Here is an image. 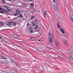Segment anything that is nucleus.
<instances>
[{"instance_id": "f257e3e1", "label": "nucleus", "mask_w": 73, "mask_h": 73, "mask_svg": "<svg viewBox=\"0 0 73 73\" xmlns=\"http://www.w3.org/2000/svg\"><path fill=\"white\" fill-rule=\"evenodd\" d=\"M14 23V22H7V24H5V25H4V27H7V25L8 27H11L12 28V26L13 25L12 24H13Z\"/></svg>"}, {"instance_id": "f03ea898", "label": "nucleus", "mask_w": 73, "mask_h": 73, "mask_svg": "<svg viewBox=\"0 0 73 73\" xmlns=\"http://www.w3.org/2000/svg\"><path fill=\"white\" fill-rule=\"evenodd\" d=\"M53 7L55 11H58V7H57V5H54Z\"/></svg>"}, {"instance_id": "7ed1b4c3", "label": "nucleus", "mask_w": 73, "mask_h": 73, "mask_svg": "<svg viewBox=\"0 0 73 73\" xmlns=\"http://www.w3.org/2000/svg\"><path fill=\"white\" fill-rule=\"evenodd\" d=\"M0 58H1V59H5V60H7V58L5 57V56L2 55H0Z\"/></svg>"}, {"instance_id": "20e7f679", "label": "nucleus", "mask_w": 73, "mask_h": 73, "mask_svg": "<svg viewBox=\"0 0 73 73\" xmlns=\"http://www.w3.org/2000/svg\"><path fill=\"white\" fill-rule=\"evenodd\" d=\"M15 12L18 15V14L20 13H21V11L20 10L17 9L15 11Z\"/></svg>"}, {"instance_id": "39448f33", "label": "nucleus", "mask_w": 73, "mask_h": 73, "mask_svg": "<svg viewBox=\"0 0 73 73\" xmlns=\"http://www.w3.org/2000/svg\"><path fill=\"white\" fill-rule=\"evenodd\" d=\"M48 15V14L46 13V11H44V13H43V17L45 18V17H46V16Z\"/></svg>"}, {"instance_id": "423d86ee", "label": "nucleus", "mask_w": 73, "mask_h": 73, "mask_svg": "<svg viewBox=\"0 0 73 73\" xmlns=\"http://www.w3.org/2000/svg\"><path fill=\"white\" fill-rule=\"evenodd\" d=\"M59 29L60 31L63 34H64V33H65V31H64V30L63 29L60 28Z\"/></svg>"}, {"instance_id": "0eeeda50", "label": "nucleus", "mask_w": 73, "mask_h": 73, "mask_svg": "<svg viewBox=\"0 0 73 73\" xmlns=\"http://www.w3.org/2000/svg\"><path fill=\"white\" fill-rule=\"evenodd\" d=\"M35 21L36 23V24H40V22L37 19H35Z\"/></svg>"}, {"instance_id": "6e6552de", "label": "nucleus", "mask_w": 73, "mask_h": 73, "mask_svg": "<svg viewBox=\"0 0 73 73\" xmlns=\"http://www.w3.org/2000/svg\"><path fill=\"white\" fill-rule=\"evenodd\" d=\"M13 36H14V37L16 38H19V35L16 34H15L14 33L13 34Z\"/></svg>"}, {"instance_id": "1a4fd4ad", "label": "nucleus", "mask_w": 73, "mask_h": 73, "mask_svg": "<svg viewBox=\"0 0 73 73\" xmlns=\"http://www.w3.org/2000/svg\"><path fill=\"white\" fill-rule=\"evenodd\" d=\"M23 16L20 13L19 14V15H17V17H20V18H21V17H23Z\"/></svg>"}, {"instance_id": "9d476101", "label": "nucleus", "mask_w": 73, "mask_h": 73, "mask_svg": "<svg viewBox=\"0 0 73 73\" xmlns=\"http://www.w3.org/2000/svg\"><path fill=\"white\" fill-rule=\"evenodd\" d=\"M49 42L50 43H51V42H52V37H50L49 38Z\"/></svg>"}, {"instance_id": "9b49d317", "label": "nucleus", "mask_w": 73, "mask_h": 73, "mask_svg": "<svg viewBox=\"0 0 73 73\" xmlns=\"http://www.w3.org/2000/svg\"><path fill=\"white\" fill-rule=\"evenodd\" d=\"M36 11H35V10L34 9H32L31 11V13H34V12H35Z\"/></svg>"}, {"instance_id": "f8f14e48", "label": "nucleus", "mask_w": 73, "mask_h": 73, "mask_svg": "<svg viewBox=\"0 0 73 73\" xmlns=\"http://www.w3.org/2000/svg\"><path fill=\"white\" fill-rule=\"evenodd\" d=\"M31 28H32V27H30L29 28V29H30V32L31 33H33V30L31 29Z\"/></svg>"}, {"instance_id": "ddd939ff", "label": "nucleus", "mask_w": 73, "mask_h": 73, "mask_svg": "<svg viewBox=\"0 0 73 73\" xmlns=\"http://www.w3.org/2000/svg\"><path fill=\"white\" fill-rule=\"evenodd\" d=\"M21 4H22L23 6H24L25 7V6H26V5H25V3H21Z\"/></svg>"}, {"instance_id": "4468645a", "label": "nucleus", "mask_w": 73, "mask_h": 73, "mask_svg": "<svg viewBox=\"0 0 73 73\" xmlns=\"http://www.w3.org/2000/svg\"><path fill=\"white\" fill-rule=\"evenodd\" d=\"M0 24L1 25H5V24L3 23V22L1 21L0 22Z\"/></svg>"}, {"instance_id": "2eb2a0df", "label": "nucleus", "mask_w": 73, "mask_h": 73, "mask_svg": "<svg viewBox=\"0 0 73 73\" xmlns=\"http://www.w3.org/2000/svg\"><path fill=\"white\" fill-rule=\"evenodd\" d=\"M57 27L58 28H60V25L59 24V23H58V22L57 23Z\"/></svg>"}, {"instance_id": "dca6fc26", "label": "nucleus", "mask_w": 73, "mask_h": 73, "mask_svg": "<svg viewBox=\"0 0 73 73\" xmlns=\"http://www.w3.org/2000/svg\"><path fill=\"white\" fill-rule=\"evenodd\" d=\"M31 7H33V6L34 5V4H33V3H31Z\"/></svg>"}, {"instance_id": "f3484780", "label": "nucleus", "mask_w": 73, "mask_h": 73, "mask_svg": "<svg viewBox=\"0 0 73 73\" xmlns=\"http://www.w3.org/2000/svg\"><path fill=\"white\" fill-rule=\"evenodd\" d=\"M17 25V24H16V23H13L12 25L13 26H12V27H13V26H14L15 27V26H16V25Z\"/></svg>"}, {"instance_id": "a211bd4d", "label": "nucleus", "mask_w": 73, "mask_h": 73, "mask_svg": "<svg viewBox=\"0 0 73 73\" xmlns=\"http://www.w3.org/2000/svg\"><path fill=\"white\" fill-rule=\"evenodd\" d=\"M2 11L3 12H5V9L4 8H3Z\"/></svg>"}, {"instance_id": "6ab92c4d", "label": "nucleus", "mask_w": 73, "mask_h": 73, "mask_svg": "<svg viewBox=\"0 0 73 73\" xmlns=\"http://www.w3.org/2000/svg\"><path fill=\"white\" fill-rule=\"evenodd\" d=\"M10 60H11V62H15V60L14 59L11 58Z\"/></svg>"}, {"instance_id": "aec40b11", "label": "nucleus", "mask_w": 73, "mask_h": 73, "mask_svg": "<svg viewBox=\"0 0 73 73\" xmlns=\"http://www.w3.org/2000/svg\"><path fill=\"white\" fill-rule=\"evenodd\" d=\"M2 2L3 3H6V1H5V0H2Z\"/></svg>"}, {"instance_id": "412c9836", "label": "nucleus", "mask_w": 73, "mask_h": 73, "mask_svg": "<svg viewBox=\"0 0 73 73\" xmlns=\"http://www.w3.org/2000/svg\"><path fill=\"white\" fill-rule=\"evenodd\" d=\"M56 45H58L59 44V43H58V42L56 41Z\"/></svg>"}, {"instance_id": "4be33fe9", "label": "nucleus", "mask_w": 73, "mask_h": 73, "mask_svg": "<svg viewBox=\"0 0 73 73\" xmlns=\"http://www.w3.org/2000/svg\"><path fill=\"white\" fill-rule=\"evenodd\" d=\"M0 13H1L2 14H4V12H3V11H0Z\"/></svg>"}, {"instance_id": "5701e85b", "label": "nucleus", "mask_w": 73, "mask_h": 73, "mask_svg": "<svg viewBox=\"0 0 73 73\" xmlns=\"http://www.w3.org/2000/svg\"><path fill=\"white\" fill-rule=\"evenodd\" d=\"M17 15H18L16 13V14H14L13 15V16H17Z\"/></svg>"}, {"instance_id": "b1692460", "label": "nucleus", "mask_w": 73, "mask_h": 73, "mask_svg": "<svg viewBox=\"0 0 73 73\" xmlns=\"http://www.w3.org/2000/svg\"><path fill=\"white\" fill-rule=\"evenodd\" d=\"M41 29L40 27H39L38 29V31H40V30Z\"/></svg>"}, {"instance_id": "393cba45", "label": "nucleus", "mask_w": 73, "mask_h": 73, "mask_svg": "<svg viewBox=\"0 0 73 73\" xmlns=\"http://www.w3.org/2000/svg\"><path fill=\"white\" fill-rule=\"evenodd\" d=\"M38 26V25H36V27L34 28V29H37V28Z\"/></svg>"}, {"instance_id": "a878e982", "label": "nucleus", "mask_w": 73, "mask_h": 73, "mask_svg": "<svg viewBox=\"0 0 73 73\" xmlns=\"http://www.w3.org/2000/svg\"><path fill=\"white\" fill-rule=\"evenodd\" d=\"M29 1V2H32L33 1V0H28Z\"/></svg>"}, {"instance_id": "bb28decb", "label": "nucleus", "mask_w": 73, "mask_h": 73, "mask_svg": "<svg viewBox=\"0 0 73 73\" xmlns=\"http://www.w3.org/2000/svg\"><path fill=\"white\" fill-rule=\"evenodd\" d=\"M35 15L34 16H33L31 18V19H34V18H35Z\"/></svg>"}, {"instance_id": "cd10ccee", "label": "nucleus", "mask_w": 73, "mask_h": 73, "mask_svg": "<svg viewBox=\"0 0 73 73\" xmlns=\"http://www.w3.org/2000/svg\"><path fill=\"white\" fill-rule=\"evenodd\" d=\"M51 38H54V35H53L52 36Z\"/></svg>"}, {"instance_id": "c85d7f7f", "label": "nucleus", "mask_w": 73, "mask_h": 73, "mask_svg": "<svg viewBox=\"0 0 73 73\" xmlns=\"http://www.w3.org/2000/svg\"><path fill=\"white\" fill-rule=\"evenodd\" d=\"M72 58H73V57H71L69 58V59L70 60H72Z\"/></svg>"}, {"instance_id": "c756f323", "label": "nucleus", "mask_w": 73, "mask_h": 73, "mask_svg": "<svg viewBox=\"0 0 73 73\" xmlns=\"http://www.w3.org/2000/svg\"><path fill=\"white\" fill-rule=\"evenodd\" d=\"M73 52H70L69 53L68 52V53H67V54H72V53Z\"/></svg>"}, {"instance_id": "7c9ffc66", "label": "nucleus", "mask_w": 73, "mask_h": 73, "mask_svg": "<svg viewBox=\"0 0 73 73\" xmlns=\"http://www.w3.org/2000/svg\"><path fill=\"white\" fill-rule=\"evenodd\" d=\"M48 36H51V35L50 34V33H48Z\"/></svg>"}, {"instance_id": "2f4dec72", "label": "nucleus", "mask_w": 73, "mask_h": 73, "mask_svg": "<svg viewBox=\"0 0 73 73\" xmlns=\"http://www.w3.org/2000/svg\"><path fill=\"white\" fill-rule=\"evenodd\" d=\"M30 39H31V40H34V38L33 37H30Z\"/></svg>"}, {"instance_id": "473e14b6", "label": "nucleus", "mask_w": 73, "mask_h": 73, "mask_svg": "<svg viewBox=\"0 0 73 73\" xmlns=\"http://www.w3.org/2000/svg\"><path fill=\"white\" fill-rule=\"evenodd\" d=\"M30 25V24H29V23H28L27 25V26H29Z\"/></svg>"}, {"instance_id": "72a5a7b5", "label": "nucleus", "mask_w": 73, "mask_h": 73, "mask_svg": "<svg viewBox=\"0 0 73 73\" xmlns=\"http://www.w3.org/2000/svg\"><path fill=\"white\" fill-rule=\"evenodd\" d=\"M66 45H67V46H69V45L68 44V43H66Z\"/></svg>"}, {"instance_id": "f704fd0d", "label": "nucleus", "mask_w": 73, "mask_h": 73, "mask_svg": "<svg viewBox=\"0 0 73 73\" xmlns=\"http://www.w3.org/2000/svg\"><path fill=\"white\" fill-rule=\"evenodd\" d=\"M21 12L22 13H23V12H24V11H23V10H22L21 11Z\"/></svg>"}, {"instance_id": "c9c22d12", "label": "nucleus", "mask_w": 73, "mask_h": 73, "mask_svg": "<svg viewBox=\"0 0 73 73\" xmlns=\"http://www.w3.org/2000/svg\"><path fill=\"white\" fill-rule=\"evenodd\" d=\"M17 66L18 68H20V66H20V65H18V66Z\"/></svg>"}, {"instance_id": "e433bc0d", "label": "nucleus", "mask_w": 73, "mask_h": 73, "mask_svg": "<svg viewBox=\"0 0 73 73\" xmlns=\"http://www.w3.org/2000/svg\"><path fill=\"white\" fill-rule=\"evenodd\" d=\"M2 9H3L2 8L0 7V10L1 11V10H2Z\"/></svg>"}, {"instance_id": "4c0bfd02", "label": "nucleus", "mask_w": 73, "mask_h": 73, "mask_svg": "<svg viewBox=\"0 0 73 73\" xmlns=\"http://www.w3.org/2000/svg\"><path fill=\"white\" fill-rule=\"evenodd\" d=\"M6 13H9V12L8 11H6Z\"/></svg>"}, {"instance_id": "58836bf2", "label": "nucleus", "mask_w": 73, "mask_h": 73, "mask_svg": "<svg viewBox=\"0 0 73 73\" xmlns=\"http://www.w3.org/2000/svg\"><path fill=\"white\" fill-rule=\"evenodd\" d=\"M32 24V25H33L35 24V23L34 22H33Z\"/></svg>"}, {"instance_id": "ea45409f", "label": "nucleus", "mask_w": 73, "mask_h": 73, "mask_svg": "<svg viewBox=\"0 0 73 73\" xmlns=\"http://www.w3.org/2000/svg\"><path fill=\"white\" fill-rule=\"evenodd\" d=\"M0 62H1V63H2V64H3V62H2V61H0Z\"/></svg>"}, {"instance_id": "a19ab883", "label": "nucleus", "mask_w": 73, "mask_h": 73, "mask_svg": "<svg viewBox=\"0 0 73 73\" xmlns=\"http://www.w3.org/2000/svg\"><path fill=\"white\" fill-rule=\"evenodd\" d=\"M70 18H72V16L70 15Z\"/></svg>"}, {"instance_id": "79ce46f5", "label": "nucleus", "mask_w": 73, "mask_h": 73, "mask_svg": "<svg viewBox=\"0 0 73 73\" xmlns=\"http://www.w3.org/2000/svg\"><path fill=\"white\" fill-rule=\"evenodd\" d=\"M26 19H25L23 18V19L22 20H25Z\"/></svg>"}, {"instance_id": "37998d69", "label": "nucleus", "mask_w": 73, "mask_h": 73, "mask_svg": "<svg viewBox=\"0 0 73 73\" xmlns=\"http://www.w3.org/2000/svg\"><path fill=\"white\" fill-rule=\"evenodd\" d=\"M53 1L56 3V1L55 0H53Z\"/></svg>"}, {"instance_id": "c03bdc74", "label": "nucleus", "mask_w": 73, "mask_h": 73, "mask_svg": "<svg viewBox=\"0 0 73 73\" xmlns=\"http://www.w3.org/2000/svg\"><path fill=\"white\" fill-rule=\"evenodd\" d=\"M15 65L17 66H18V65L17 64H15Z\"/></svg>"}, {"instance_id": "a18cd8bd", "label": "nucleus", "mask_w": 73, "mask_h": 73, "mask_svg": "<svg viewBox=\"0 0 73 73\" xmlns=\"http://www.w3.org/2000/svg\"><path fill=\"white\" fill-rule=\"evenodd\" d=\"M34 27H35L36 26V25H35V23L33 25Z\"/></svg>"}, {"instance_id": "49530a36", "label": "nucleus", "mask_w": 73, "mask_h": 73, "mask_svg": "<svg viewBox=\"0 0 73 73\" xmlns=\"http://www.w3.org/2000/svg\"><path fill=\"white\" fill-rule=\"evenodd\" d=\"M64 43H65V44H66V43H67V42H66L65 41V42H64Z\"/></svg>"}, {"instance_id": "de8ad7c7", "label": "nucleus", "mask_w": 73, "mask_h": 73, "mask_svg": "<svg viewBox=\"0 0 73 73\" xmlns=\"http://www.w3.org/2000/svg\"><path fill=\"white\" fill-rule=\"evenodd\" d=\"M36 49V50H38V49Z\"/></svg>"}, {"instance_id": "09e8293b", "label": "nucleus", "mask_w": 73, "mask_h": 73, "mask_svg": "<svg viewBox=\"0 0 73 73\" xmlns=\"http://www.w3.org/2000/svg\"><path fill=\"white\" fill-rule=\"evenodd\" d=\"M0 39H1V36L0 35Z\"/></svg>"}, {"instance_id": "8fccbe9b", "label": "nucleus", "mask_w": 73, "mask_h": 73, "mask_svg": "<svg viewBox=\"0 0 73 73\" xmlns=\"http://www.w3.org/2000/svg\"><path fill=\"white\" fill-rule=\"evenodd\" d=\"M15 19H16L17 20V17H16L15 18Z\"/></svg>"}, {"instance_id": "3c124183", "label": "nucleus", "mask_w": 73, "mask_h": 73, "mask_svg": "<svg viewBox=\"0 0 73 73\" xmlns=\"http://www.w3.org/2000/svg\"><path fill=\"white\" fill-rule=\"evenodd\" d=\"M38 41H40V40H38Z\"/></svg>"}, {"instance_id": "603ef678", "label": "nucleus", "mask_w": 73, "mask_h": 73, "mask_svg": "<svg viewBox=\"0 0 73 73\" xmlns=\"http://www.w3.org/2000/svg\"><path fill=\"white\" fill-rule=\"evenodd\" d=\"M60 56H63V57L64 56H63V55H61Z\"/></svg>"}, {"instance_id": "864d4df0", "label": "nucleus", "mask_w": 73, "mask_h": 73, "mask_svg": "<svg viewBox=\"0 0 73 73\" xmlns=\"http://www.w3.org/2000/svg\"><path fill=\"white\" fill-rule=\"evenodd\" d=\"M8 1H11V0H8Z\"/></svg>"}, {"instance_id": "5fc2aeb1", "label": "nucleus", "mask_w": 73, "mask_h": 73, "mask_svg": "<svg viewBox=\"0 0 73 73\" xmlns=\"http://www.w3.org/2000/svg\"><path fill=\"white\" fill-rule=\"evenodd\" d=\"M56 2H57H57H58L57 1H56Z\"/></svg>"}, {"instance_id": "6e6d98bb", "label": "nucleus", "mask_w": 73, "mask_h": 73, "mask_svg": "<svg viewBox=\"0 0 73 73\" xmlns=\"http://www.w3.org/2000/svg\"><path fill=\"white\" fill-rule=\"evenodd\" d=\"M11 44H13V43H11Z\"/></svg>"}, {"instance_id": "4d7b16f0", "label": "nucleus", "mask_w": 73, "mask_h": 73, "mask_svg": "<svg viewBox=\"0 0 73 73\" xmlns=\"http://www.w3.org/2000/svg\"><path fill=\"white\" fill-rule=\"evenodd\" d=\"M27 0H25V1H26Z\"/></svg>"}, {"instance_id": "13d9d810", "label": "nucleus", "mask_w": 73, "mask_h": 73, "mask_svg": "<svg viewBox=\"0 0 73 73\" xmlns=\"http://www.w3.org/2000/svg\"><path fill=\"white\" fill-rule=\"evenodd\" d=\"M5 7V8H6V7Z\"/></svg>"}, {"instance_id": "bf43d9fd", "label": "nucleus", "mask_w": 73, "mask_h": 73, "mask_svg": "<svg viewBox=\"0 0 73 73\" xmlns=\"http://www.w3.org/2000/svg\"><path fill=\"white\" fill-rule=\"evenodd\" d=\"M44 46H42V47H44Z\"/></svg>"}, {"instance_id": "052dcab7", "label": "nucleus", "mask_w": 73, "mask_h": 73, "mask_svg": "<svg viewBox=\"0 0 73 73\" xmlns=\"http://www.w3.org/2000/svg\"><path fill=\"white\" fill-rule=\"evenodd\" d=\"M41 47H40V49H41Z\"/></svg>"}, {"instance_id": "680f3d73", "label": "nucleus", "mask_w": 73, "mask_h": 73, "mask_svg": "<svg viewBox=\"0 0 73 73\" xmlns=\"http://www.w3.org/2000/svg\"><path fill=\"white\" fill-rule=\"evenodd\" d=\"M29 40H30V39H29Z\"/></svg>"}, {"instance_id": "e2e57ef3", "label": "nucleus", "mask_w": 73, "mask_h": 73, "mask_svg": "<svg viewBox=\"0 0 73 73\" xmlns=\"http://www.w3.org/2000/svg\"><path fill=\"white\" fill-rule=\"evenodd\" d=\"M71 48H72V47H71Z\"/></svg>"}]
</instances>
